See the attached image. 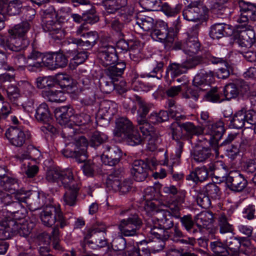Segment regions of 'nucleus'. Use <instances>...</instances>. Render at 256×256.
<instances>
[{"label": "nucleus", "mask_w": 256, "mask_h": 256, "mask_svg": "<svg viewBox=\"0 0 256 256\" xmlns=\"http://www.w3.org/2000/svg\"><path fill=\"white\" fill-rule=\"evenodd\" d=\"M54 116L57 122L64 126L60 135L64 140L66 148L62 151V154L66 158H75L79 163L84 162L88 143L85 137L74 134L75 128L70 123L72 121V109L66 106L56 108Z\"/></svg>", "instance_id": "obj_1"}, {"label": "nucleus", "mask_w": 256, "mask_h": 256, "mask_svg": "<svg viewBox=\"0 0 256 256\" xmlns=\"http://www.w3.org/2000/svg\"><path fill=\"white\" fill-rule=\"evenodd\" d=\"M12 194L6 192L0 193V202L6 208V210L14 219H20L25 216L24 208L22 202H27L26 194L25 191H17Z\"/></svg>", "instance_id": "obj_2"}, {"label": "nucleus", "mask_w": 256, "mask_h": 256, "mask_svg": "<svg viewBox=\"0 0 256 256\" xmlns=\"http://www.w3.org/2000/svg\"><path fill=\"white\" fill-rule=\"evenodd\" d=\"M114 134L120 137L128 145L135 146L142 144V138L139 132L134 128L132 122L126 118L116 120Z\"/></svg>", "instance_id": "obj_3"}, {"label": "nucleus", "mask_w": 256, "mask_h": 256, "mask_svg": "<svg viewBox=\"0 0 256 256\" xmlns=\"http://www.w3.org/2000/svg\"><path fill=\"white\" fill-rule=\"evenodd\" d=\"M201 123L203 126L208 128L210 130V146L214 152L218 154V142L222 138L224 132V122L219 120L214 123L213 119L209 115L207 111H202L200 112Z\"/></svg>", "instance_id": "obj_4"}, {"label": "nucleus", "mask_w": 256, "mask_h": 256, "mask_svg": "<svg viewBox=\"0 0 256 256\" xmlns=\"http://www.w3.org/2000/svg\"><path fill=\"white\" fill-rule=\"evenodd\" d=\"M30 28V23L28 21H24L8 30V36L14 52H20L28 46L29 40L26 35Z\"/></svg>", "instance_id": "obj_5"}, {"label": "nucleus", "mask_w": 256, "mask_h": 256, "mask_svg": "<svg viewBox=\"0 0 256 256\" xmlns=\"http://www.w3.org/2000/svg\"><path fill=\"white\" fill-rule=\"evenodd\" d=\"M170 128L174 139L182 138L188 140H191L194 136H199L203 134L204 131V127L195 125L190 122H186L180 124L178 122L172 123Z\"/></svg>", "instance_id": "obj_6"}, {"label": "nucleus", "mask_w": 256, "mask_h": 256, "mask_svg": "<svg viewBox=\"0 0 256 256\" xmlns=\"http://www.w3.org/2000/svg\"><path fill=\"white\" fill-rule=\"evenodd\" d=\"M150 36L154 40L162 42L167 46H170L176 39L174 29L169 28L168 24L161 20L156 22Z\"/></svg>", "instance_id": "obj_7"}, {"label": "nucleus", "mask_w": 256, "mask_h": 256, "mask_svg": "<svg viewBox=\"0 0 256 256\" xmlns=\"http://www.w3.org/2000/svg\"><path fill=\"white\" fill-rule=\"evenodd\" d=\"M70 168L62 170L60 168H54L47 170L46 178L50 182H60L64 187L74 186V178Z\"/></svg>", "instance_id": "obj_8"}, {"label": "nucleus", "mask_w": 256, "mask_h": 256, "mask_svg": "<svg viewBox=\"0 0 256 256\" xmlns=\"http://www.w3.org/2000/svg\"><path fill=\"white\" fill-rule=\"evenodd\" d=\"M40 218L42 224L46 226H52L56 221L59 222L61 228L67 225V221L61 212L59 204H50L45 208L41 212Z\"/></svg>", "instance_id": "obj_9"}, {"label": "nucleus", "mask_w": 256, "mask_h": 256, "mask_svg": "<svg viewBox=\"0 0 256 256\" xmlns=\"http://www.w3.org/2000/svg\"><path fill=\"white\" fill-rule=\"evenodd\" d=\"M150 208L153 216L151 219L152 222H155L158 226H162V228L169 230L174 226V224L172 218L174 216V210L156 208V204L154 202H148V208Z\"/></svg>", "instance_id": "obj_10"}, {"label": "nucleus", "mask_w": 256, "mask_h": 256, "mask_svg": "<svg viewBox=\"0 0 256 256\" xmlns=\"http://www.w3.org/2000/svg\"><path fill=\"white\" fill-rule=\"evenodd\" d=\"M142 225V220L138 214H134L121 220L118 225V229L122 236H134L138 234Z\"/></svg>", "instance_id": "obj_11"}, {"label": "nucleus", "mask_w": 256, "mask_h": 256, "mask_svg": "<svg viewBox=\"0 0 256 256\" xmlns=\"http://www.w3.org/2000/svg\"><path fill=\"white\" fill-rule=\"evenodd\" d=\"M106 228L101 222H98L90 228L86 227L84 232L85 240L92 238V243L95 244L98 247H104L108 244L106 238Z\"/></svg>", "instance_id": "obj_12"}, {"label": "nucleus", "mask_w": 256, "mask_h": 256, "mask_svg": "<svg viewBox=\"0 0 256 256\" xmlns=\"http://www.w3.org/2000/svg\"><path fill=\"white\" fill-rule=\"evenodd\" d=\"M198 36L197 30H193L190 33H188V38L185 41L175 42L174 49L182 50L188 55L196 54L200 50V44Z\"/></svg>", "instance_id": "obj_13"}, {"label": "nucleus", "mask_w": 256, "mask_h": 256, "mask_svg": "<svg viewBox=\"0 0 256 256\" xmlns=\"http://www.w3.org/2000/svg\"><path fill=\"white\" fill-rule=\"evenodd\" d=\"M238 5L240 8V16L236 22L240 24H248L249 20H256V6L251 2L239 0Z\"/></svg>", "instance_id": "obj_14"}, {"label": "nucleus", "mask_w": 256, "mask_h": 256, "mask_svg": "<svg viewBox=\"0 0 256 256\" xmlns=\"http://www.w3.org/2000/svg\"><path fill=\"white\" fill-rule=\"evenodd\" d=\"M239 31L238 43L242 48H250L255 42V33L252 26L248 24H238Z\"/></svg>", "instance_id": "obj_15"}, {"label": "nucleus", "mask_w": 256, "mask_h": 256, "mask_svg": "<svg viewBox=\"0 0 256 256\" xmlns=\"http://www.w3.org/2000/svg\"><path fill=\"white\" fill-rule=\"evenodd\" d=\"M223 180L226 181L228 186L236 192L242 191L248 185V181L242 174L237 171H231L226 174Z\"/></svg>", "instance_id": "obj_16"}, {"label": "nucleus", "mask_w": 256, "mask_h": 256, "mask_svg": "<svg viewBox=\"0 0 256 256\" xmlns=\"http://www.w3.org/2000/svg\"><path fill=\"white\" fill-rule=\"evenodd\" d=\"M34 116L38 122L46 124V126L42 127V131L46 132L48 130L52 132H54L55 128L50 124L52 118L48 106L46 103L43 102L39 105L36 110Z\"/></svg>", "instance_id": "obj_17"}, {"label": "nucleus", "mask_w": 256, "mask_h": 256, "mask_svg": "<svg viewBox=\"0 0 256 256\" xmlns=\"http://www.w3.org/2000/svg\"><path fill=\"white\" fill-rule=\"evenodd\" d=\"M5 136L12 145L20 147L30 138V134L28 132H25L16 127H11L6 130Z\"/></svg>", "instance_id": "obj_18"}, {"label": "nucleus", "mask_w": 256, "mask_h": 256, "mask_svg": "<svg viewBox=\"0 0 256 256\" xmlns=\"http://www.w3.org/2000/svg\"><path fill=\"white\" fill-rule=\"evenodd\" d=\"M233 214L232 210H229L218 214V226L220 232L222 235L226 234H232L234 230V226L230 223L232 220Z\"/></svg>", "instance_id": "obj_19"}, {"label": "nucleus", "mask_w": 256, "mask_h": 256, "mask_svg": "<svg viewBox=\"0 0 256 256\" xmlns=\"http://www.w3.org/2000/svg\"><path fill=\"white\" fill-rule=\"evenodd\" d=\"M189 56H190L188 57L186 60L183 62L187 70L200 64L204 58L207 59L209 62L214 64L225 62L223 58L215 57L210 53L206 54V55L203 56H195V54Z\"/></svg>", "instance_id": "obj_20"}, {"label": "nucleus", "mask_w": 256, "mask_h": 256, "mask_svg": "<svg viewBox=\"0 0 256 256\" xmlns=\"http://www.w3.org/2000/svg\"><path fill=\"white\" fill-rule=\"evenodd\" d=\"M167 235V236L166 237V240H170L174 242L192 246H194L196 242L194 238L185 236L182 231L176 225L174 226L170 232L168 230Z\"/></svg>", "instance_id": "obj_21"}, {"label": "nucleus", "mask_w": 256, "mask_h": 256, "mask_svg": "<svg viewBox=\"0 0 256 256\" xmlns=\"http://www.w3.org/2000/svg\"><path fill=\"white\" fill-rule=\"evenodd\" d=\"M99 57L102 64L104 66H108L118 62L116 48L112 46H104L99 52Z\"/></svg>", "instance_id": "obj_22"}, {"label": "nucleus", "mask_w": 256, "mask_h": 256, "mask_svg": "<svg viewBox=\"0 0 256 256\" xmlns=\"http://www.w3.org/2000/svg\"><path fill=\"white\" fill-rule=\"evenodd\" d=\"M152 226H148L147 231L148 232V236L152 238H156L158 240H162V242L160 246L156 248L154 246V250L159 251L162 250L164 246V241L166 240V237L167 236L168 229L162 228V226H158L155 222H152Z\"/></svg>", "instance_id": "obj_23"}, {"label": "nucleus", "mask_w": 256, "mask_h": 256, "mask_svg": "<svg viewBox=\"0 0 256 256\" xmlns=\"http://www.w3.org/2000/svg\"><path fill=\"white\" fill-rule=\"evenodd\" d=\"M15 220L6 216L0 218V239L5 240L10 238L14 235Z\"/></svg>", "instance_id": "obj_24"}, {"label": "nucleus", "mask_w": 256, "mask_h": 256, "mask_svg": "<svg viewBox=\"0 0 256 256\" xmlns=\"http://www.w3.org/2000/svg\"><path fill=\"white\" fill-rule=\"evenodd\" d=\"M149 169L147 163L142 160H136L133 163L131 173L136 181L142 182L148 176Z\"/></svg>", "instance_id": "obj_25"}, {"label": "nucleus", "mask_w": 256, "mask_h": 256, "mask_svg": "<svg viewBox=\"0 0 256 256\" xmlns=\"http://www.w3.org/2000/svg\"><path fill=\"white\" fill-rule=\"evenodd\" d=\"M213 76V73L210 70H200L196 74L193 80L194 86L199 88L200 90H206L209 86L210 81Z\"/></svg>", "instance_id": "obj_26"}, {"label": "nucleus", "mask_w": 256, "mask_h": 256, "mask_svg": "<svg viewBox=\"0 0 256 256\" xmlns=\"http://www.w3.org/2000/svg\"><path fill=\"white\" fill-rule=\"evenodd\" d=\"M126 68L125 62H118L108 66V67L106 70V74L110 80L117 81L120 78H121Z\"/></svg>", "instance_id": "obj_27"}, {"label": "nucleus", "mask_w": 256, "mask_h": 256, "mask_svg": "<svg viewBox=\"0 0 256 256\" xmlns=\"http://www.w3.org/2000/svg\"><path fill=\"white\" fill-rule=\"evenodd\" d=\"M213 218L212 213L209 211L202 212L195 216V222L196 227L198 228L200 233L202 234L204 230L212 223Z\"/></svg>", "instance_id": "obj_28"}, {"label": "nucleus", "mask_w": 256, "mask_h": 256, "mask_svg": "<svg viewBox=\"0 0 256 256\" xmlns=\"http://www.w3.org/2000/svg\"><path fill=\"white\" fill-rule=\"evenodd\" d=\"M22 6L20 0H10L8 4L0 2V14H7L10 16H14L20 12Z\"/></svg>", "instance_id": "obj_29"}, {"label": "nucleus", "mask_w": 256, "mask_h": 256, "mask_svg": "<svg viewBox=\"0 0 256 256\" xmlns=\"http://www.w3.org/2000/svg\"><path fill=\"white\" fill-rule=\"evenodd\" d=\"M208 170L214 176L224 180L228 172V168L222 161L218 160L214 163L210 164Z\"/></svg>", "instance_id": "obj_30"}, {"label": "nucleus", "mask_w": 256, "mask_h": 256, "mask_svg": "<svg viewBox=\"0 0 256 256\" xmlns=\"http://www.w3.org/2000/svg\"><path fill=\"white\" fill-rule=\"evenodd\" d=\"M78 180L76 177L74 178V186L70 187H64L68 188V191L66 192L64 196V204L70 206L76 205L78 191Z\"/></svg>", "instance_id": "obj_31"}, {"label": "nucleus", "mask_w": 256, "mask_h": 256, "mask_svg": "<svg viewBox=\"0 0 256 256\" xmlns=\"http://www.w3.org/2000/svg\"><path fill=\"white\" fill-rule=\"evenodd\" d=\"M20 219H15L14 228L15 229L14 235L18 234L21 236L26 237L30 233L33 228L34 224L32 222H28L26 221H21Z\"/></svg>", "instance_id": "obj_32"}, {"label": "nucleus", "mask_w": 256, "mask_h": 256, "mask_svg": "<svg viewBox=\"0 0 256 256\" xmlns=\"http://www.w3.org/2000/svg\"><path fill=\"white\" fill-rule=\"evenodd\" d=\"M208 176V172L206 166L196 168L186 176V180H192L196 184L202 182L207 180Z\"/></svg>", "instance_id": "obj_33"}, {"label": "nucleus", "mask_w": 256, "mask_h": 256, "mask_svg": "<svg viewBox=\"0 0 256 256\" xmlns=\"http://www.w3.org/2000/svg\"><path fill=\"white\" fill-rule=\"evenodd\" d=\"M43 54L36 50H32L28 56L26 64L29 70L34 71L42 67Z\"/></svg>", "instance_id": "obj_34"}, {"label": "nucleus", "mask_w": 256, "mask_h": 256, "mask_svg": "<svg viewBox=\"0 0 256 256\" xmlns=\"http://www.w3.org/2000/svg\"><path fill=\"white\" fill-rule=\"evenodd\" d=\"M194 160L197 162H204L212 156L211 149L208 147L198 146L192 154Z\"/></svg>", "instance_id": "obj_35"}, {"label": "nucleus", "mask_w": 256, "mask_h": 256, "mask_svg": "<svg viewBox=\"0 0 256 256\" xmlns=\"http://www.w3.org/2000/svg\"><path fill=\"white\" fill-rule=\"evenodd\" d=\"M43 28L44 31L48 32L50 34L54 40H60L64 36L59 24L52 20L46 21L43 26Z\"/></svg>", "instance_id": "obj_36"}, {"label": "nucleus", "mask_w": 256, "mask_h": 256, "mask_svg": "<svg viewBox=\"0 0 256 256\" xmlns=\"http://www.w3.org/2000/svg\"><path fill=\"white\" fill-rule=\"evenodd\" d=\"M184 19L188 21L197 22L202 19L203 15L199 6H187L182 12Z\"/></svg>", "instance_id": "obj_37"}, {"label": "nucleus", "mask_w": 256, "mask_h": 256, "mask_svg": "<svg viewBox=\"0 0 256 256\" xmlns=\"http://www.w3.org/2000/svg\"><path fill=\"white\" fill-rule=\"evenodd\" d=\"M0 184L4 188L11 193H14L17 191H24L22 189H19L20 186L18 179L6 176L0 180Z\"/></svg>", "instance_id": "obj_38"}, {"label": "nucleus", "mask_w": 256, "mask_h": 256, "mask_svg": "<svg viewBox=\"0 0 256 256\" xmlns=\"http://www.w3.org/2000/svg\"><path fill=\"white\" fill-rule=\"evenodd\" d=\"M182 226L190 234H196L200 233L198 228L196 227L194 219L193 220L191 215H185L179 218Z\"/></svg>", "instance_id": "obj_39"}, {"label": "nucleus", "mask_w": 256, "mask_h": 256, "mask_svg": "<svg viewBox=\"0 0 256 256\" xmlns=\"http://www.w3.org/2000/svg\"><path fill=\"white\" fill-rule=\"evenodd\" d=\"M176 198L169 206L170 210H173L174 216L175 218L178 219L180 218V210L182 204L184 203L186 192L183 190H178Z\"/></svg>", "instance_id": "obj_40"}, {"label": "nucleus", "mask_w": 256, "mask_h": 256, "mask_svg": "<svg viewBox=\"0 0 256 256\" xmlns=\"http://www.w3.org/2000/svg\"><path fill=\"white\" fill-rule=\"evenodd\" d=\"M126 0H104L102 1V5L106 12L108 14H114L118 10L126 6Z\"/></svg>", "instance_id": "obj_41"}, {"label": "nucleus", "mask_w": 256, "mask_h": 256, "mask_svg": "<svg viewBox=\"0 0 256 256\" xmlns=\"http://www.w3.org/2000/svg\"><path fill=\"white\" fill-rule=\"evenodd\" d=\"M152 107V104L144 101L138 102L136 120L138 124H142L147 120L146 116Z\"/></svg>", "instance_id": "obj_42"}, {"label": "nucleus", "mask_w": 256, "mask_h": 256, "mask_svg": "<svg viewBox=\"0 0 256 256\" xmlns=\"http://www.w3.org/2000/svg\"><path fill=\"white\" fill-rule=\"evenodd\" d=\"M226 29H229L228 25L224 23L215 24L210 28V36L212 39H219L228 34Z\"/></svg>", "instance_id": "obj_43"}, {"label": "nucleus", "mask_w": 256, "mask_h": 256, "mask_svg": "<svg viewBox=\"0 0 256 256\" xmlns=\"http://www.w3.org/2000/svg\"><path fill=\"white\" fill-rule=\"evenodd\" d=\"M134 22V26L140 28L146 32L150 30L152 32L155 26L154 20L147 16L138 17Z\"/></svg>", "instance_id": "obj_44"}, {"label": "nucleus", "mask_w": 256, "mask_h": 256, "mask_svg": "<svg viewBox=\"0 0 256 256\" xmlns=\"http://www.w3.org/2000/svg\"><path fill=\"white\" fill-rule=\"evenodd\" d=\"M114 150V152H116V155L114 156V158L112 157L111 154H108L104 150L103 154L101 156V160L104 164L109 166H114L119 162L120 158L122 156V150L120 148H116Z\"/></svg>", "instance_id": "obj_45"}, {"label": "nucleus", "mask_w": 256, "mask_h": 256, "mask_svg": "<svg viewBox=\"0 0 256 256\" xmlns=\"http://www.w3.org/2000/svg\"><path fill=\"white\" fill-rule=\"evenodd\" d=\"M226 248L230 252V254H236L241 246L240 240L232 234L228 238L223 240Z\"/></svg>", "instance_id": "obj_46"}, {"label": "nucleus", "mask_w": 256, "mask_h": 256, "mask_svg": "<svg viewBox=\"0 0 256 256\" xmlns=\"http://www.w3.org/2000/svg\"><path fill=\"white\" fill-rule=\"evenodd\" d=\"M246 117L244 110L236 112L230 122V126L234 128L240 129L246 124Z\"/></svg>", "instance_id": "obj_47"}, {"label": "nucleus", "mask_w": 256, "mask_h": 256, "mask_svg": "<svg viewBox=\"0 0 256 256\" xmlns=\"http://www.w3.org/2000/svg\"><path fill=\"white\" fill-rule=\"evenodd\" d=\"M42 94L44 97L51 102H61L66 100L64 94L60 90H48L43 91Z\"/></svg>", "instance_id": "obj_48"}, {"label": "nucleus", "mask_w": 256, "mask_h": 256, "mask_svg": "<svg viewBox=\"0 0 256 256\" xmlns=\"http://www.w3.org/2000/svg\"><path fill=\"white\" fill-rule=\"evenodd\" d=\"M168 112L165 110H160L158 112H153L148 116L147 120L150 123L157 124L166 121L168 119Z\"/></svg>", "instance_id": "obj_49"}, {"label": "nucleus", "mask_w": 256, "mask_h": 256, "mask_svg": "<svg viewBox=\"0 0 256 256\" xmlns=\"http://www.w3.org/2000/svg\"><path fill=\"white\" fill-rule=\"evenodd\" d=\"M210 247L212 251L217 256H226L230 254V252L222 242H211Z\"/></svg>", "instance_id": "obj_50"}, {"label": "nucleus", "mask_w": 256, "mask_h": 256, "mask_svg": "<svg viewBox=\"0 0 256 256\" xmlns=\"http://www.w3.org/2000/svg\"><path fill=\"white\" fill-rule=\"evenodd\" d=\"M160 8L166 16H174L180 12L182 8V4H178L174 7H172L167 2H164L160 6Z\"/></svg>", "instance_id": "obj_51"}, {"label": "nucleus", "mask_w": 256, "mask_h": 256, "mask_svg": "<svg viewBox=\"0 0 256 256\" xmlns=\"http://www.w3.org/2000/svg\"><path fill=\"white\" fill-rule=\"evenodd\" d=\"M54 78L52 76L38 77L36 80V84L40 89L50 88L54 86Z\"/></svg>", "instance_id": "obj_52"}, {"label": "nucleus", "mask_w": 256, "mask_h": 256, "mask_svg": "<svg viewBox=\"0 0 256 256\" xmlns=\"http://www.w3.org/2000/svg\"><path fill=\"white\" fill-rule=\"evenodd\" d=\"M224 94L228 100L236 98L239 94L238 87L234 84H228L223 88Z\"/></svg>", "instance_id": "obj_53"}, {"label": "nucleus", "mask_w": 256, "mask_h": 256, "mask_svg": "<svg viewBox=\"0 0 256 256\" xmlns=\"http://www.w3.org/2000/svg\"><path fill=\"white\" fill-rule=\"evenodd\" d=\"M206 194L210 198L216 199L220 196V192L216 183H209L203 189Z\"/></svg>", "instance_id": "obj_54"}, {"label": "nucleus", "mask_w": 256, "mask_h": 256, "mask_svg": "<svg viewBox=\"0 0 256 256\" xmlns=\"http://www.w3.org/2000/svg\"><path fill=\"white\" fill-rule=\"evenodd\" d=\"M70 53L73 56L70 60V64L74 66H78L82 64L88 58L87 52L85 51L72 50Z\"/></svg>", "instance_id": "obj_55"}, {"label": "nucleus", "mask_w": 256, "mask_h": 256, "mask_svg": "<svg viewBox=\"0 0 256 256\" xmlns=\"http://www.w3.org/2000/svg\"><path fill=\"white\" fill-rule=\"evenodd\" d=\"M108 139L106 135L100 132H95L92 134L89 145L92 147H96L106 142Z\"/></svg>", "instance_id": "obj_56"}, {"label": "nucleus", "mask_w": 256, "mask_h": 256, "mask_svg": "<svg viewBox=\"0 0 256 256\" xmlns=\"http://www.w3.org/2000/svg\"><path fill=\"white\" fill-rule=\"evenodd\" d=\"M123 17V16H121L119 18L112 20L110 23L112 30L120 36H124L122 32L124 29V24L122 22Z\"/></svg>", "instance_id": "obj_57"}, {"label": "nucleus", "mask_w": 256, "mask_h": 256, "mask_svg": "<svg viewBox=\"0 0 256 256\" xmlns=\"http://www.w3.org/2000/svg\"><path fill=\"white\" fill-rule=\"evenodd\" d=\"M140 4L148 11L158 10L160 7V0H140Z\"/></svg>", "instance_id": "obj_58"}, {"label": "nucleus", "mask_w": 256, "mask_h": 256, "mask_svg": "<svg viewBox=\"0 0 256 256\" xmlns=\"http://www.w3.org/2000/svg\"><path fill=\"white\" fill-rule=\"evenodd\" d=\"M129 56L130 58L135 62H140L142 58V48L138 44L131 45L129 49Z\"/></svg>", "instance_id": "obj_59"}, {"label": "nucleus", "mask_w": 256, "mask_h": 256, "mask_svg": "<svg viewBox=\"0 0 256 256\" xmlns=\"http://www.w3.org/2000/svg\"><path fill=\"white\" fill-rule=\"evenodd\" d=\"M85 41L83 40V46H86L87 48H92L96 43L98 39V35L97 32H90L86 33L85 35Z\"/></svg>", "instance_id": "obj_60"}, {"label": "nucleus", "mask_w": 256, "mask_h": 256, "mask_svg": "<svg viewBox=\"0 0 256 256\" xmlns=\"http://www.w3.org/2000/svg\"><path fill=\"white\" fill-rule=\"evenodd\" d=\"M142 242H143L141 241L137 243V246H138V244H142ZM128 256H150V252L148 248L144 247L140 248L139 247L134 246L128 251Z\"/></svg>", "instance_id": "obj_61"}, {"label": "nucleus", "mask_w": 256, "mask_h": 256, "mask_svg": "<svg viewBox=\"0 0 256 256\" xmlns=\"http://www.w3.org/2000/svg\"><path fill=\"white\" fill-rule=\"evenodd\" d=\"M54 70L58 68H63L66 66L68 60L64 54L58 52H54Z\"/></svg>", "instance_id": "obj_62"}, {"label": "nucleus", "mask_w": 256, "mask_h": 256, "mask_svg": "<svg viewBox=\"0 0 256 256\" xmlns=\"http://www.w3.org/2000/svg\"><path fill=\"white\" fill-rule=\"evenodd\" d=\"M187 69L184 63L182 64H173L170 66L169 72L172 77H176L180 74L186 73Z\"/></svg>", "instance_id": "obj_63"}, {"label": "nucleus", "mask_w": 256, "mask_h": 256, "mask_svg": "<svg viewBox=\"0 0 256 256\" xmlns=\"http://www.w3.org/2000/svg\"><path fill=\"white\" fill-rule=\"evenodd\" d=\"M42 67L44 66L50 70H54V52H49L42 54Z\"/></svg>", "instance_id": "obj_64"}]
</instances>
